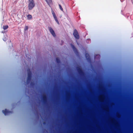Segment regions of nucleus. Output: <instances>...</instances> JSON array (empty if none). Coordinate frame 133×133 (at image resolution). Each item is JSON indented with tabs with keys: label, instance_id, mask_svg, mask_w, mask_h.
Listing matches in <instances>:
<instances>
[{
	"label": "nucleus",
	"instance_id": "1",
	"mask_svg": "<svg viewBox=\"0 0 133 133\" xmlns=\"http://www.w3.org/2000/svg\"><path fill=\"white\" fill-rule=\"evenodd\" d=\"M28 3V9L29 10H31L35 6V4L34 3V0H29Z\"/></svg>",
	"mask_w": 133,
	"mask_h": 133
},
{
	"label": "nucleus",
	"instance_id": "2",
	"mask_svg": "<svg viewBox=\"0 0 133 133\" xmlns=\"http://www.w3.org/2000/svg\"><path fill=\"white\" fill-rule=\"evenodd\" d=\"M28 77L27 80V83L28 84H29L31 79V73L30 71V69H28Z\"/></svg>",
	"mask_w": 133,
	"mask_h": 133
},
{
	"label": "nucleus",
	"instance_id": "3",
	"mask_svg": "<svg viewBox=\"0 0 133 133\" xmlns=\"http://www.w3.org/2000/svg\"><path fill=\"white\" fill-rule=\"evenodd\" d=\"M73 34L76 39H79V36L76 30H74Z\"/></svg>",
	"mask_w": 133,
	"mask_h": 133
},
{
	"label": "nucleus",
	"instance_id": "4",
	"mask_svg": "<svg viewBox=\"0 0 133 133\" xmlns=\"http://www.w3.org/2000/svg\"><path fill=\"white\" fill-rule=\"evenodd\" d=\"M77 69L78 73L80 75H82L84 74L83 71L81 67H77Z\"/></svg>",
	"mask_w": 133,
	"mask_h": 133
},
{
	"label": "nucleus",
	"instance_id": "5",
	"mask_svg": "<svg viewBox=\"0 0 133 133\" xmlns=\"http://www.w3.org/2000/svg\"><path fill=\"white\" fill-rule=\"evenodd\" d=\"M49 30L50 32V33L54 37H55L56 36V35L55 32L53 30L52 28L50 27H48Z\"/></svg>",
	"mask_w": 133,
	"mask_h": 133
},
{
	"label": "nucleus",
	"instance_id": "6",
	"mask_svg": "<svg viewBox=\"0 0 133 133\" xmlns=\"http://www.w3.org/2000/svg\"><path fill=\"white\" fill-rule=\"evenodd\" d=\"M2 112L5 115H6L10 113H12V112L9 111L6 109H5L4 110H2Z\"/></svg>",
	"mask_w": 133,
	"mask_h": 133
},
{
	"label": "nucleus",
	"instance_id": "7",
	"mask_svg": "<svg viewBox=\"0 0 133 133\" xmlns=\"http://www.w3.org/2000/svg\"><path fill=\"white\" fill-rule=\"evenodd\" d=\"M42 98L44 103H46L47 102V98L46 95H43L42 96Z\"/></svg>",
	"mask_w": 133,
	"mask_h": 133
},
{
	"label": "nucleus",
	"instance_id": "8",
	"mask_svg": "<svg viewBox=\"0 0 133 133\" xmlns=\"http://www.w3.org/2000/svg\"><path fill=\"white\" fill-rule=\"evenodd\" d=\"M71 46L73 50L75 52H77V50L74 46L72 44H71Z\"/></svg>",
	"mask_w": 133,
	"mask_h": 133
},
{
	"label": "nucleus",
	"instance_id": "9",
	"mask_svg": "<svg viewBox=\"0 0 133 133\" xmlns=\"http://www.w3.org/2000/svg\"><path fill=\"white\" fill-rule=\"evenodd\" d=\"M71 46L73 50L75 52H77V50L74 46L72 44H71Z\"/></svg>",
	"mask_w": 133,
	"mask_h": 133
},
{
	"label": "nucleus",
	"instance_id": "10",
	"mask_svg": "<svg viewBox=\"0 0 133 133\" xmlns=\"http://www.w3.org/2000/svg\"><path fill=\"white\" fill-rule=\"evenodd\" d=\"M45 1L49 5H50V4H51L52 3V0H45Z\"/></svg>",
	"mask_w": 133,
	"mask_h": 133
},
{
	"label": "nucleus",
	"instance_id": "11",
	"mask_svg": "<svg viewBox=\"0 0 133 133\" xmlns=\"http://www.w3.org/2000/svg\"><path fill=\"white\" fill-rule=\"evenodd\" d=\"M27 19L28 20H30V19H31L32 18V16L30 15V14L28 15L27 16Z\"/></svg>",
	"mask_w": 133,
	"mask_h": 133
},
{
	"label": "nucleus",
	"instance_id": "12",
	"mask_svg": "<svg viewBox=\"0 0 133 133\" xmlns=\"http://www.w3.org/2000/svg\"><path fill=\"white\" fill-rule=\"evenodd\" d=\"M55 21H56V22L58 24H59V22L58 21L57 19V17H54Z\"/></svg>",
	"mask_w": 133,
	"mask_h": 133
},
{
	"label": "nucleus",
	"instance_id": "13",
	"mask_svg": "<svg viewBox=\"0 0 133 133\" xmlns=\"http://www.w3.org/2000/svg\"><path fill=\"white\" fill-rule=\"evenodd\" d=\"M55 21H56V22L58 24H59V22L58 21L57 19V17H54Z\"/></svg>",
	"mask_w": 133,
	"mask_h": 133
},
{
	"label": "nucleus",
	"instance_id": "14",
	"mask_svg": "<svg viewBox=\"0 0 133 133\" xmlns=\"http://www.w3.org/2000/svg\"><path fill=\"white\" fill-rule=\"evenodd\" d=\"M8 25H4L3 27V28L4 30H5L8 29Z\"/></svg>",
	"mask_w": 133,
	"mask_h": 133
},
{
	"label": "nucleus",
	"instance_id": "15",
	"mask_svg": "<svg viewBox=\"0 0 133 133\" xmlns=\"http://www.w3.org/2000/svg\"><path fill=\"white\" fill-rule=\"evenodd\" d=\"M85 56H86V58L87 59H90V56H89V54H85Z\"/></svg>",
	"mask_w": 133,
	"mask_h": 133
},
{
	"label": "nucleus",
	"instance_id": "16",
	"mask_svg": "<svg viewBox=\"0 0 133 133\" xmlns=\"http://www.w3.org/2000/svg\"><path fill=\"white\" fill-rule=\"evenodd\" d=\"M56 62L58 63H60V61L59 59L58 58H56Z\"/></svg>",
	"mask_w": 133,
	"mask_h": 133
},
{
	"label": "nucleus",
	"instance_id": "17",
	"mask_svg": "<svg viewBox=\"0 0 133 133\" xmlns=\"http://www.w3.org/2000/svg\"><path fill=\"white\" fill-rule=\"evenodd\" d=\"M60 9L62 11H63V9L61 5L60 4H58Z\"/></svg>",
	"mask_w": 133,
	"mask_h": 133
},
{
	"label": "nucleus",
	"instance_id": "18",
	"mask_svg": "<svg viewBox=\"0 0 133 133\" xmlns=\"http://www.w3.org/2000/svg\"><path fill=\"white\" fill-rule=\"evenodd\" d=\"M52 14L53 15V16L54 17H56V16L54 12V11H52Z\"/></svg>",
	"mask_w": 133,
	"mask_h": 133
},
{
	"label": "nucleus",
	"instance_id": "19",
	"mask_svg": "<svg viewBox=\"0 0 133 133\" xmlns=\"http://www.w3.org/2000/svg\"><path fill=\"white\" fill-rule=\"evenodd\" d=\"M28 26H25V27L24 30L25 31H26L28 29Z\"/></svg>",
	"mask_w": 133,
	"mask_h": 133
},
{
	"label": "nucleus",
	"instance_id": "20",
	"mask_svg": "<svg viewBox=\"0 0 133 133\" xmlns=\"http://www.w3.org/2000/svg\"><path fill=\"white\" fill-rule=\"evenodd\" d=\"M34 84V83L33 82H31L30 83V85L32 86H33Z\"/></svg>",
	"mask_w": 133,
	"mask_h": 133
},
{
	"label": "nucleus",
	"instance_id": "21",
	"mask_svg": "<svg viewBox=\"0 0 133 133\" xmlns=\"http://www.w3.org/2000/svg\"><path fill=\"white\" fill-rule=\"evenodd\" d=\"M43 123L44 124H45V122H44Z\"/></svg>",
	"mask_w": 133,
	"mask_h": 133
}]
</instances>
